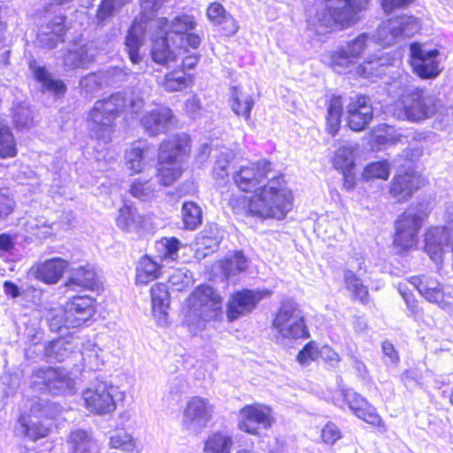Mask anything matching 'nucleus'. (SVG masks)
Segmentation results:
<instances>
[{
  "instance_id": "obj_12",
  "label": "nucleus",
  "mask_w": 453,
  "mask_h": 453,
  "mask_svg": "<svg viewBox=\"0 0 453 453\" xmlns=\"http://www.w3.org/2000/svg\"><path fill=\"white\" fill-rule=\"evenodd\" d=\"M340 397L352 414L380 433L387 431V426L377 409L365 396L349 388L340 391Z\"/></svg>"
},
{
  "instance_id": "obj_58",
  "label": "nucleus",
  "mask_w": 453,
  "mask_h": 453,
  "mask_svg": "<svg viewBox=\"0 0 453 453\" xmlns=\"http://www.w3.org/2000/svg\"><path fill=\"white\" fill-rule=\"evenodd\" d=\"M15 202L8 195L0 193V220L4 219L14 211Z\"/></svg>"
},
{
  "instance_id": "obj_20",
  "label": "nucleus",
  "mask_w": 453,
  "mask_h": 453,
  "mask_svg": "<svg viewBox=\"0 0 453 453\" xmlns=\"http://www.w3.org/2000/svg\"><path fill=\"white\" fill-rule=\"evenodd\" d=\"M64 286L69 291L99 292L104 289L103 283L95 267L90 264L73 268Z\"/></svg>"
},
{
  "instance_id": "obj_4",
  "label": "nucleus",
  "mask_w": 453,
  "mask_h": 453,
  "mask_svg": "<svg viewBox=\"0 0 453 453\" xmlns=\"http://www.w3.org/2000/svg\"><path fill=\"white\" fill-rule=\"evenodd\" d=\"M370 0H322L321 12L311 24L317 35L347 30L360 20V12L366 10Z\"/></svg>"
},
{
  "instance_id": "obj_10",
  "label": "nucleus",
  "mask_w": 453,
  "mask_h": 453,
  "mask_svg": "<svg viewBox=\"0 0 453 453\" xmlns=\"http://www.w3.org/2000/svg\"><path fill=\"white\" fill-rule=\"evenodd\" d=\"M190 311H199L204 320H216L222 314L223 298L217 289L208 283L197 285L186 298Z\"/></svg>"
},
{
  "instance_id": "obj_9",
  "label": "nucleus",
  "mask_w": 453,
  "mask_h": 453,
  "mask_svg": "<svg viewBox=\"0 0 453 453\" xmlns=\"http://www.w3.org/2000/svg\"><path fill=\"white\" fill-rule=\"evenodd\" d=\"M272 326L280 340H301L311 336L309 327L299 305L293 301L281 303L272 321Z\"/></svg>"
},
{
  "instance_id": "obj_3",
  "label": "nucleus",
  "mask_w": 453,
  "mask_h": 453,
  "mask_svg": "<svg viewBox=\"0 0 453 453\" xmlns=\"http://www.w3.org/2000/svg\"><path fill=\"white\" fill-rule=\"evenodd\" d=\"M193 140L187 132H176L165 136L157 145L155 176L163 187L178 181L184 173L181 163L192 152Z\"/></svg>"
},
{
  "instance_id": "obj_1",
  "label": "nucleus",
  "mask_w": 453,
  "mask_h": 453,
  "mask_svg": "<svg viewBox=\"0 0 453 453\" xmlns=\"http://www.w3.org/2000/svg\"><path fill=\"white\" fill-rule=\"evenodd\" d=\"M273 171V163L261 158L241 165L233 173L232 180L237 189L252 196H231L228 204L232 210L235 212L243 211L247 216L262 219H283L292 210L294 196L282 173L264 183Z\"/></svg>"
},
{
  "instance_id": "obj_62",
  "label": "nucleus",
  "mask_w": 453,
  "mask_h": 453,
  "mask_svg": "<svg viewBox=\"0 0 453 453\" xmlns=\"http://www.w3.org/2000/svg\"><path fill=\"white\" fill-rule=\"evenodd\" d=\"M342 175V186L347 190H352L357 182L355 169H348L339 172Z\"/></svg>"
},
{
  "instance_id": "obj_50",
  "label": "nucleus",
  "mask_w": 453,
  "mask_h": 453,
  "mask_svg": "<svg viewBox=\"0 0 453 453\" xmlns=\"http://www.w3.org/2000/svg\"><path fill=\"white\" fill-rule=\"evenodd\" d=\"M368 39L369 36L367 34L361 33L346 43L343 49L354 62L363 56L367 46Z\"/></svg>"
},
{
  "instance_id": "obj_51",
  "label": "nucleus",
  "mask_w": 453,
  "mask_h": 453,
  "mask_svg": "<svg viewBox=\"0 0 453 453\" xmlns=\"http://www.w3.org/2000/svg\"><path fill=\"white\" fill-rule=\"evenodd\" d=\"M111 449H120L127 452H133L136 449V443L134 438L126 432L118 433L110 438Z\"/></svg>"
},
{
  "instance_id": "obj_26",
  "label": "nucleus",
  "mask_w": 453,
  "mask_h": 453,
  "mask_svg": "<svg viewBox=\"0 0 453 453\" xmlns=\"http://www.w3.org/2000/svg\"><path fill=\"white\" fill-rule=\"evenodd\" d=\"M67 262L61 257H52L34 265L32 272L34 277L45 284L57 283L64 275Z\"/></svg>"
},
{
  "instance_id": "obj_42",
  "label": "nucleus",
  "mask_w": 453,
  "mask_h": 453,
  "mask_svg": "<svg viewBox=\"0 0 453 453\" xmlns=\"http://www.w3.org/2000/svg\"><path fill=\"white\" fill-rule=\"evenodd\" d=\"M128 191L133 197L140 201H147L155 196L156 187L151 178H137L131 182Z\"/></svg>"
},
{
  "instance_id": "obj_33",
  "label": "nucleus",
  "mask_w": 453,
  "mask_h": 453,
  "mask_svg": "<svg viewBox=\"0 0 453 453\" xmlns=\"http://www.w3.org/2000/svg\"><path fill=\"white\" fill-rule=\"evenodd\" d=\"M47 28L48 31L45 33L47 38L44 45L48 49H53L65 40V35L69 30L67 17L64 14L54 16L47 24Z\"/></svg>"
},
{
  "instance_id": "obj_52",
  "label": "nucleus",
  "mask_w": 453,
  "mask_h": 453,
  "mask_svg": "<svg viewBox=\"0 0 453 453\" xmlns=\"http://www.w3.org/2000/svg\"><path fill=\"white\" fill-rule=\"evenodd\" d=\"M34 124L32 111L27 107L19 106L13 114V125L17 128H27Z\"/></svg>"
},
{
  "instance_id": "obj_31",
  "label": "nucleus",
  "mask_w": 453,
  "mask_h": 453,
  "mask_svg": "<svg viewBox=\"0 0 453 453\" xmlns=\"http://www.w3.org/2000/svg\"><path fill=\"white\" fill-rule=\"evenodd\" d=\"M141 19L135 18L127 29L125 38V45L132 63L137 64L141 61L140 48L142 44V35L145 32L146 25Z\"/></svg>"
},
{
  "instance_id": "obj_21",
  "label": "nucleus",
  "mask_w": 453,
  "mask_h": 453,
  "mask_svg": "<svg viewBox=\"0 0 453 453\" xmlns=\"http://www.w3.org/2000/svg\"><path fill=\"white\" fill-rule=\"evenodd\" d=\"M140 123L150 136L155 137L169 126L177 125L178 119L169 106L159 104L148 111L142 117Z\"/></svg>"
},
{
  "instance_id": "obj_5",
  "label": "nucleus",
  "mask_w": 453,
  "mask_h": 453,
  "mask_svg": "<svg viewBox=\"0 0 453 453\" xmlns=\"http://www.w3.org/2000/svg\"><path fill=\"white\" fill-rule=\"evenodd\" d=\"M127 108V96L122 92H115L97 100L88 115V120L92 124L90 128L92 137L104 144L109 143L116 127L114 120Z\"/></svg>"
},
{
  "instance_id": "obj_40",
  "label": "nucleus",
  "mask_w": 453,
  "mask_h": 453,
  "mask_svg": "<svg viewBox=\"0 0 453 453\" xmlns=\"http://www.w3.org/2000/svg\"><path fill=\"white\" fill-rule=\"evenodd\" d=\"M390 164L388 160L374 161L364 167L361 177L365 181L375 180H387L390 175Z\"/></svg>"
},
{
  "instance_id": "obj_15",
  "label": "nucleus",
  "mask_w": 453,
  "mask_h": 453,
  "mask_svg": "<svg viewBox=\"0 0 453 453\" xmlns=\"http://www.w3.org/2000/svg\"><path fill=\"white\" fill-rule=\"evenodd\" d=\"M425 182L421 174L414 169L400 168L393 175L388 192L397 203H403L412 198Z\"/></svg>"
},
{
  "instance_id": "obj_34",
  "label": "nucleus",
  "mask_w": 453,
  "mask_h": 453,
  "mask_svg": "<svg viewBox=\"0 0 453 453\" xmlns=\"http://www.w3.org/2000/svg\"><path fill=\"white\" fill-rule=\"evenodd\" d=\"M343 282L345 288L350 292L352 300L359 301L363 304L369 303V288L356 273L349 269L344 270Z\"/></svg>"
},
{
  "instance_id": "obj_37",
  "label": "nucleus",
  "mask_w": 453,
  "mask_h": 453,
  "mask_svg": "<svg viewBox=\"0 0 453 453\" xmlns=\"http://www.w3.org/2000/svg\"><path fill=\"white\" fill-rule=\"evenodd\" d=\"M230 101L231 108L236 115L242 117L245 120L250 119V111L254 105L250 96L244 95L238 87H232Z\"/></svg>"
},
{
  "instance_id": "obj_41",
  "label": "nucleus",
  "mask_w": 453,
  "mask_h": 453,
  "mask_svg": "<svg viewBox=\"0 0 453 453\" xmlns=\"http://www.w3.org/2000/svg\"><path fill=\"white\" fill-rule=\"evenodd\" d=\"M331 163L333 167L342 172L348 169H355L356 162L354 149L350 146H341L334 153Z\"/></svg>"
},
{
  "instance_id": "obj_61",
  "label": "nucleus",
  "mask_w": 453,
  "mask_h": 453,
  "mask_svg": "<svg viewBox=\"0 0 453 453\" xmlns=\"http://www.w3.org/2000/svg\"><path fill=\"white\" fill-rule=\"evenodd\" d=\"M15 249L13 236L7 233L0 234V252L11 254Z\"/></svg>"
},
{
  "instance_id": "obj_7",
  "label": "nucleus",
  "mask_w": 453,
  "mask_h": 453,
  "mask_svg": "<svg viewBox=\"0 0 453 453\" xmlns=\"http://www.w3.org/2000/svg\"><path fill=\"white\" fill-rule=\"evenodd\" d=\"M429 212L420 205H410L394 222L392 245L399 255H406L417 249L418 234Z\"/></svg>"
},
{
  "instance_id": "obj_22",
  "label": "nucleus",
  "mask_w": 453,
  "mask_h": 453,
  "mask_svg": "<svg viewBox=\"0 0 453 453\" xmlns=\"http://www.w3.org/2000/svg\"><path fill=\"white\" fill-rule=\"evenodd\" d=\"M96 300L87 295H76L66 303V321L79 327L96 313Z\"/></svg>"
},
{
  "instance_id": "obj_60",
  "label": "nucleus",
  "mask_w": 453,
  "mask_h": 453,
  "mask_svg": "<svg viewBox=\"0 0 453 453\" xmlns=\"http://www.w3.org/2000/svg\"><path fill=\"white\" fill-rule=\"evenodd\" d=\"M381 349L384 356L388 357L394 364H397L400 360L399 353L395 349L393 343L389 341H384L381 343Z\"/></svg>"
},
{
  "instance_id": "obj_53",
  "label": "nucleus",
  "mask_w": 453,
  "mask_h": 453,
  "mask_svg": "<svg viewBox=\"0 0 453 453\" xmlns=\"http://www.w3.org/2000/svg\"><path fill=\"white\" fill-rule=\"evenodd\" d=\"M355 63L343 48H340L331 52L329 57V65L334 69L348 67Z\"/></svg>"
},
{
  "instance_id": "obj_44",
  "label": "nucleus",
  "mask_w": 453,
  "mask_h": 453,
  "mask_svg": "<svg viewBox=\"0 0 453 453\" xmlns=\"http://www.w3.org/2000/svg\"><path fill=\"white\" fill-rule=\"evenodd\" d=\"M18 154L17 142L7 125H0V158H11Z\"/></svg>"
},
{
  "instance_id": "obj_13",
  "label": "nucleus",
  "mask_w": 453,
  "mask_h": 453,
  "mask_svg": "<svg viewBox=\"0 0 453 453\" xmlns=\"http://www.w3.org/2000/svg\"><path fill=\"white\" fill-rule=\"evenodd\" d=\"M274 422L273 410L270 406L253 403L239 410L238 428L251 435H259V430L269 429Z\"/></svg>"
},
{
  "instance_id": "obj_57",
  "label": "nucleus",
  "mask_w": 453,
  "mask_h": 453,
  "mask_svg": "<svg viewBox=\"0 0 453 453\" xmlns=\"http://www.w3.org/2000/svg\"><path fill=\"white\" fill-rule=\"evenodd\" d=\"M202 109L201 101L196 95L192 96L184 102L183 111L189 118L195 119L199 116Z\"/></svg>"
},
{
  "instance_id": "obj_30",
  "label": "nucleus",
  "mask_w": 453,
  "mask_h": 453,
  "mask_svg": "<svg viewBox=\"0 0 453 453\" xmlns=\"http://www.w3.org/2000/svg\"><path fill=\"white\" fill-rule=\"evenodd\" d=\"M326 132L334 137L339 134L342 127V117L343 112L342 96L332 95L326 101Z\"/></svg>"
},
{
  "instance_id": "obj_23",
  "label": "nucleus",
  "mask_w": 453,
  "mask_h": 453,
  "mask_svg": "<svg viewBox=\"0 0 453 453\" xmlns=\"http://www.w3.org/2000/svg\"><path fill=\"white\" fill-rule=\"evenodd\" d=\"M206 17L220 36L231 37L239 31L238 21L219 2H212L208 5Z\"/></svg>"
},
{
  "instance_id": "obj_28",
  "label": "nucleus",
  "mask_w": 453,
  "mask_h": 453,
  "mask_svg": "<svg viewBox=\"0 0 453 453\" xmlns=\"http://www.w3.org/2000/svg\"><path fill=\"white\" fill-rule=\"evenodd\" d=\"M184 422L187 424L201 423L205 426L208 421L211 418L212 405H211L207 399L200 396H193L188 402L184 411Z\"/></svg>"
},
{
  "instance_id": "obj_18",
  "label": "nucleus",
  "mask_w": 453,
  "mask_h": 453,
  "mask_svg": "<svg viewBox=\"0 0 453 453\" xmlns=\"http://www.w3.org/2000/svg\"><path fill=\"white\" fill-rule=\"evenodd\" d=\"M374 110L371 97L357 94L350 97L346 106V127L353 132L365 130L373 119Z\"/></svg>"
},
{
  "instance_id": "obj_35",
  "label": "nucleus",
  "mask_w": 453,
  "mask_h": 453,
  "mask_svg": "<svg viewBox=\"0 0 453 453\" xmlns=\"http://www.w3.org/2000/svg\"><path fill=\"white\" fill-rule=\"evenodd\" d=\"M153 313L165 316L170 305V294L164 282L154 283L150 289Z\"/></svg>"
},
{
  "instance_id": "obj_47",
  "label": "nucleus",
  "mask_w": 453,
  "mask_h": 453,
  "mask_svg": "<svg viewBox=\"0 0 453 453\" xmlns=\"http://www.w3.org/2000/svg\"><path fill=\"white\" fill-rule=\"evenodd\" d=\"M167 0H139L140 12L136 17L142 23H150L156 19L159 10Z\"/></svg>"
},
{
  "instance_id": "obj_59",
  "label": "nucleus",
  "mask_w": 453,
  "mask_h": 453,
  "mask_svg": "<svg viewBox=\"0 0 453 453\" xmlns=\"http://www.w3.org/2000/svg\"><path fill=\"white\" fill-rule=\"evenodd\" d=\"M61 350H65L64 342L60 339L49 342L44 348V355L47 357L58 359L61 356Z\"/></svg>"
},
{
  "instance_id": "obj_45",
  "label": "nucleus",
  "mask_w": 453,
  "mask_h": 453,
  "mask_svg": "<svg viewBox=\"0 0 453 453\" xmlns=\"http://www.w3.org/2000/svg\"><path fill=\"white\" fill-rule=\"evenodd\" d=\"M203 220L202 210L194 202H185L182 204V221L184 228L188 230H195Z\"/></svg>"
},
{
  "instance_id": "obj_29",
  "label": "nucleus",
  "mask_w": 453,
  "mask_h": 453,
  "mask_svg": "<svg viewBox=\"0 0 453 453\" xmlns=\"http://www.w3.org/2000/svg\"><path fill=\"white\" fill-rule=\"evenodd\" d=\"M29 68L32 70L34 79L42 85L44 90L50 92L55 97H63L67 87L60 79H54L45 66L37 65L36 63L31 62Z\"/></svg>"
},
{
  "instance_id": "obj_36",
  "label": "nucleus",
  "mask_w": 453,
  "mask_h": 453,
  "mask_svg": "<svg viewBox=\"0 0 453 453\" xmlns=\"http://www.w3.org/2000/svg\"><path fill=\"white\" fill-rule=\"evenodd\" d=\"M233 438L221 432L211 433L203 442V453H231Z\"/></svg>"
},
{
  "instance_id": "obj_27",
  "label": "nucleus",
  "mask_w": 453,
  "mask_h": 453,
  "mask_svg": "<svg viewBox=\"0 0 453 453\" xmlns=\"http://www.w3.org/2000/svg\"><path fill=\"white\" fill-rule=\"evenodd\" d=\"M388 27L394 39L411 37L420 32L422 22L413 15L401 14L388 19Z\"/></svg>"
},
{
  "instance_id": "obj_19",
  "label": "nucleus",
  "mask_w": 453,
  "mask_h": 453,
  "mask_svg": "<svg viewBox=\"0 0 453 453\" xmlns=\"http://www.w3.org/2000/svg\"><path fill=\"white\" fill-rule=\"evenodd\" d=\"M453 219H449L445 226H430L423 234L424 251L434 262H441L445 253L442 235L445 242L453 247Z\"/></svg>"
},
{
  "instance_id": "obj_64",
  "label": "nucleus",
  "mask_w": 453,
  "mask_h": 453,
  "mask_svg": "<svg viewBox=\"0 0 453 453\" xmlns=\"http://www.w3.org/2000/svg\"><path fill=\"white\" fill-rule=\"evenodd\" d=\"M402 295L411 312L415 316L420 314L421 309L414 296L411 293H403Z\"/></svg>"
},
{
  "instance_id": "obj_39",
  "label": "nucleus",
  "mask_w": 453,
  "mask_h": 453,
  "mask_svg": "<svg viewBox=\"0 0 453 453\" xmlns=\"http://www.w3.org/2000/svg\"><path fill=\"white\" fill-rule=\"evenodd\" d=\"M67 443L70 446L69 453H94V441L84 430L71 432Z\"/></svg>"
},
{
  "instance_id": "obj_8",
  "label": "nucleus",
  "mask_w": 453,
  "mask_h": 453,
  "mask_svg": "<svg viewBox=\"0 0 453 453\" xmlns=\"http://www.w3.org/2000/svg\"><path fill=\"white\" fill-rule=\"evenodd\" d=\"M58 412L52 403H33L28 411L19 414L17 420L23 436L32 442L49 437L57 428Z\"/></svg>"
},
{
  "instance_id": "obj_17",
  "label": "nucleus",
  "mask_w": 453,
  "mask_h": 453,
  "mask_svg": "<svg viewBox=\"0 0 453 453\" xmlns=\"http://www.w3.org/2000/svg\"><path fill=\"white\" fill-rule=\"evenodd\" d=\"M409 281L427 302L443 310L453 307V295L436 277L421 274L411 277Z\"/></svg>"
},
{
  "instance_id": "obj_43",
  "label": "nucleus",
  "mask_w": 453,
  "mask_h": 453,
  "mask_svg": "<svg viewBox=\"0 0 453 453\" xmlns=\"http://www.w3.org/2000/svg\"><path fill=\"white\" fill-rule=\"evenodd\" d=\"M144 220L143 216L137 213V209L132 204H124L119 210L117 225L127 230L134 226H141Z\"/></svg>"
},
{
  "instance_id": "obj_49",
  "label": "nucleus",
  "mask_w": 453,
  "mask_h": 453,
  "mask_svg": "<svg viewBox=\"0 0 453 453\" xmlns=\"http://www.w3.org/2000/svg\"><path fill=\"white\" fill-rule=\"evenodd\" d=\"M342 438V431L334 421H327L320 429L319 439L324 445L332 447Z\"/></svg>"
},
{
  "instance_id": "obj_56",
  "label": "nucleus",
  "mask_w": 453,
  "mask_h": 453,
  "mask_svg": "<svg viewBox=\"0 0 453 453\" xmlns=\"http://www.w3.org/2000/svg\"><path fill=\"white\" fill-rule=\"evenodd\" d=\"M168 283L173 290L181 292L187 289L188 280L187 275L180 269L175 270L168 278Z\"/></svg>"
},
{
  "instance_id": "obj_63",
  "label": "nucleus",
  "mask_w": 453,
  "mask_h": 453,
  "mask_svg": "<svg viewBox=\"0 0 453 453\" xmlns=\"http://www.w3.org/2000/svg\"><path fill=\"white\" fill-rule=\"evenodd\" d=\"M401 380L402 382L407 386L411 384V382L419 383L420 376L417 370L409 368L404 370L401 374Z\"/></svg>"
},
{
  "instance_id": "obj_6",
  "label": "nucleus",
  "mask_w": 453,
  "mask_h": 453,
  "mask_svg": "<svg viewBox=\"0 0 453 453\" xmlns=\"http://www.w3.org/2000/svg\"><path fill=\"white\" fill-rule=\"evenodd\" d=\"M398 120L419 123L435 114L437 108L425 87H404L390 104Z\"/></svg>"
},
{
  "instance_id": "obj_38",
  "label": "nucleus",
  "mask_w": 453,
  "mask_h": 453,
  "mask_svg": "<svg viewBox=\"0 0 453 453\" xmlns=\"http://www.w3.org/2000/svg\"><path fill=\"white\" fill-rule=\"evenodd\" d=\"M180 247L181 243L178 238L174 236L162 237L155 243L157 257L160 262L176 261Z\"/></svg>"
},
{
  "instance_id": "obj_14",
  "label": "nucleus",
  "mask_w": 453,
  "mask_h": 453,
  "mask_svg": "<svg viewBox=\"0 0 453 453\" xmlns=\"http://www.w3.org/2000/svg\"><path fill=\"white\" fill-rule=\"evenodd\" d=\"M271 295L272 291L269 289L242 288L234 291L226 303L227 321L232 323L242 316L250 313L263 299Z\"/></svg>"
},
{
  "instance_id": "obj_11",
  "label": "nucleus",
  "mask_w": 453,
  "mask_h": 453,
  "mask_svg": "<svg viewBox=\"0 0 453 453\" xmlns=\"http://www.w3.org/2000/svg\"><path fill=\"white\" fill-rule=\"evenodd\" d=\"M409 65L412 73L421 80L435 79L441 73L437 49H425L419 42L409 46Z\"/></svg>"
},
{
  "instance_id": "obj_32",
  "label": "nucleus",
  "mask_w": 453,
  "mask_h": 453,
  "mask_svg": "<svg viewBox=\"0 0 453 453\" xmlns=\"http://www.w3.org/2000/svg\"><path fill=\"white\" fill-rule=\"evenodd\" d=\"M161 274L162 265L150 256L143 255L140 257L135 268V283L145 286L159 278Z\"/></svg>"
},
{
  "instance_id": "obj_16",
  "label": "nucleus",
  "mask_w": 453,
  "mask_h": 453,
  "mask_svg": "<svg viewBox=\"0 0 453 453\" xmlns=\"http://www.w3.org/2000/svg\"><path fill=\"white\" fill-rule=\"evenodd\" d=\"M33 383L50 395H61L70 389L72 380L68 372L60 367L42 366L31 374Z\"/></svg>"
},
{
  "instance_id": "obj_24",
  "label": "nucleus",
  "mask_w": 453,
  "mask_h": 453,
  "mask_svg": "<svg viewBox=\"0 0 453 453\" xmlns=\"http://www.w3.org/2000/svg\"><path fill=\"white\" fill-rule=\"evenodd\" d=\"M152 150L153 145L142 139L130 144L124 154L125 166L130 175H136L143 172Z\"/></svg>"
},
{
  "instance_id": "obj_48",
  "label": "nucleus",
  "mask_w": 453,
  "mask_h": 453,
  "mask_svg": "<svg viewBox=\"0 0 453 453\" xmlns=\"http://www.w3.org/2000/svg\"><path fill=\"white\" fill-rule=\"evenodd\" d=\"M131 1L132 0H101L96 12L97 24L103 26L104 22L113 15L116 9V2H118L119 7H122L131 3Z\"/></svg>"
},
{
  "instance_id": "obj_46",
  "label": "nucleus",
  "mask_w": 453,
  "mask_h": 453,
  "mask_svg": "<svg viewBox=\"0 0 453 453\" xmlns=\"http://www.w3.org/2000/svg\"><path fill=\"white\" fill-rule=\"evenodd\" d=\"M321 347L316 341H309L297 352L296 360L301 366H308L320 358Z\"/></svg>"
},
{
  "instance_id": "obj_54",
  "label": "nucleus",
  "mask_w": 453,
  "mask_h": 453,
  "mask_svg": "<svg viewBox=\"0 0 453 453\" xmlns=\"http://www.w3.org/2000/svg\"><path fill=\"white\" fill-rule=\"evenodd\" d=\"M415 2L416 0H380V5L384 13L391 14L397 10L407 9Z\"/></svg>"
},
{
  "instance_id": "obj_55",
  "label": "nucleus",
  "mask_w": 453,
  "mask_h": 453,
  "mask_svg": "<svg viewBox=\"0 0 453 453\" xmlns=\"http://www.w3.org/2000/svg\"><path fill=\"white\" fill-rule=\"evenodd\" d=\"M322 352L320 358L324 362L327 369L335 368L338 366L341 357L339 354L329 345L326 344L321 347Z\"/></svg>"
},
{
  "instance_id": "obj_2",
  "label": "nucleus",
  "mask_w": 453,
  "mask_h": 453,
  "mask_svg": "<svg viewBox=\"0 0 453 453\" xmlns=\"http://www.w3.org/2000/svg\"><path fill=\"white\" fill-rule=\"evenodd\" d=\"M197 26L195 16L180 13L173 18L169 28L155 37L151 42L150 58L154 63L169 67L180 60L176 68L167 71L158 82L167 93L186 90L194 83V70L200 60V54L192 52L202 42L201 36L193 31Z\"/></svg>"
},
{
  "instance_id": "obj_25",
  "label": "nucleus",
  "mask_w": 453,
  "mask_h": 453,
  "mask_svg": "<svg viewBox=\"0 0 453 453\" xmlns=\"http://www.w3.org/2000/svg\"><path fill=\"white\" fill-rule=\"evenodd\" d=\"M82 397L85 407L93 414H106L116 409V402L105 388H87Z\"/></svg>"
}]
</instances>
